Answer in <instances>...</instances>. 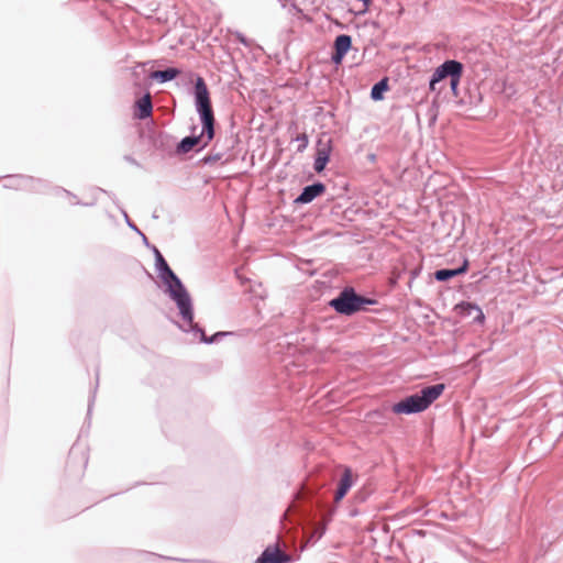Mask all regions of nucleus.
<instances>
[{
    "label": "nucleus",
    "mask_w": 563,
    "mask_h": 563,
    "mask_svg": "<svg viewBox=\"0 0 563 563\" xmlns=\"http://www.w3.org/2000/svg\"><path fill=\"white\" fill-rule=\"evenodd\" d=\"M175 139L165 132H158L152 136V145L155 150L166 152L168 151Z\"/></svg>",
    "instance_id": "nucleus-19"
},
{
    "label": "nucleus",
    "mask_w": 563,
    "mask_h": 563,
    "mask_svg": "<svg viewBox=\"0 0 563 563\" xmlns=\"http://www.w3.org/2000/svg\"><path fill=\"white\" fill-rule=\"evenodd\" d=\"M150 250L154 254L155 271L162 268L161 264L164 265V266H165V264H168L167 261L165 260V257L163 256V254L161 253V251L155 245H152L150 247Z\"/></svg>",
    "instance_id": "nucleus-22"
},
{
    "label": "nucleus",
    "mask_w": 563,
    "mask_h": 563,
    "mask_svg": "<svg viewBox=\"0 0 563 563\" xmlns=\"http://www.w3.org/2000/svg\"><path fill=\"white\" fill-rule=\"evenodd\" d=\"M443 383L429 385L418 393L409 395L398 402H395L391 410L396 415H413L428 409L444 391Z\"/></svg>",
    "instance_id": "nucleus-3"
},
{
    "label": "nucleus",
    "mask_w": 563,
    "mask_h": 563,
    "mask_svg": "<svg viewBox=\"0 0 563 563\" xmlns=\"http://www.w3.org/2000/svg\"><path fill=\"white\" fill-rule=\"evenodd\" d=\"M218 145V143L214 144V147L216 148ZM224 153L223 152H214V150H212L208 155H206L201 162L205 164V165H211L213 164L214 162H218L220 159H222Z\"/></svg>",
    "instance_id": "nucleus-21"
},
{
    "label": "nucleus",
    "mask_w": 563,
    "mask_h": 563,
    "mask_svg": "<svg viewBox=\"0 0 563 563\" xmlns=\"http://www.w3.org/2000/svg\"><path fill=\"white\" fill-rule=\"evenodd\" d=\"M180 74L181 70L177 67H166L165 69L153 70L150 78L159 84H166L176 79Z\"/></svg>",
    "instance_id": "nucleus-18"
},
{
    "label": "nucleus",
    "mask_w": 563,
    "mask_h": 563,
    "mask_svg": "<svg viewBox=\"0 0 563 563\" xmlns=\"http://www.w3.org/2000/svg\"><path fill=\"white\" fill-rule=\"evenodd\" d=\"M332 481L333 476L328 471L311 473L294 494V511L310 520L307 529V542L310 544L323 537L334 514L328 500Z\"/></svg>",
    "instance_id": "nucleus-1"
},
{
    "label": "nucleus",
    "mask_w": 563,
    "mask_h": 563,
    "mask_svg": "<svg viewBox=\"0 0 563 563\" xmlns=\"http://www.w3.org/2000/svg\"><path fill=\"white\" fill-rule=\"evenodd\" d=\"M292 558L283 551L278 544L267 545L255 560V563H291Z\"/></svg>",
    "instance_id": "nucleus-8"
},
{
    "label": "nucleus",
    "mask_w": 563,
    "mask_h": 563,
    "mask_svg": "<svg viewBox=\"0 0 563 563\" xmlns=\"http://www.w3.org/2000/svg\"><path fill=\"white\" fill-rule=\"evenodd\" d=\"M153 103L151 93L146 92L143 97L139 98L134 103V118L139 120H146L152 115Z\"/></svg>",
    "instance_id": "nucleus-17"
},
{
    "label": "nucleus",
    "mask_w": 563,
    "mask_h": 563,
    "mask_svg": "<svg viewBox=\"0 0 563 563\" xmlns=\"http://www.w3.org/2000/svg\"><path fill=\"white\" fill-rule=\"evenodd\" d=\"M74 203H75V205H82V206H87V207H90V206H93V205H95V202H93V201H92V202H80V201H78V200H77V201H75Z\"/></svg>",
    "instance_id": "nucleus-39"
},
{
    "label": "nucleus",
    "mask_w": 563,
    "mask_h": 563,
    "mask_svg": "<svg viewBox=\"0 0 563 563\" xmlns=\"http://www.w3.org/2000/svg\"><path fill=\"white\" fill-rule=\"evenodd\" d=\"M150 250L154 254L155 271L162 268L161 264L164 265V266H165V264H168L167 261L165 260V257L163 256V254L161 253V251L155 245H152L150 247Z\"/></svg>",
    "instance_id": "nucleus-23"
},
{
    "label": "nucleus",
    "mask_w": 563,
    "mask_h": 563,
    "mask_svg": "<svg viewBox=\"0 0 563 563\" xmlns=\"http://www.w3.org/2000/svg\"><path fill=\"white\" fill-rule=\"evenodd\" d=\"M162 268L157 269V277L163 284L164 294L170 291V289H177L185 285L178 275L170 268L169 264L162 265Z\"/></svg>",
    "instance_id": "nucleus-12"
},
{
    "label": "nucleus",
    "mask_w": 563,
    "mask_h": 563,
    "mask_svg": "<svg viewBox=\"0 0 563 563\" xmlns=\"http://www.w3.org/2000/svg\"><path fill=\"white\" fill-rule=\"evenodd\" d=\"M369 495H371V490H368L367 488L363 487V488H361V489L355 492L354 500L357 504L365 503L368 499Z\"/></svg>",
    "instance_id": "nucleus-26"
},
{
    "label": "nucleus",
    "mask_w": 563,
    "mask_h": 563,
    "mask_svg": "<svg viewBox=\"0 0 563 563\" xmlns=\"http://www.w3.org/2000/svg\"><path fill=\"white\" fill-rule=\"evenodd\" d=\"M503 90H504V92L506 95H508V97H511V96H514L516 93V89H515L514 85H509L507 82H504V89Z\"/></svg>",
    "instance_id": "nucleus-32"
},
{
    "label": "nucleus",
    "mask_w": 563,
    "mask_h": 563,
    "mask_svg": "<svg viewBox=\"0 0 563 563\" xmlns=\"http://www.w3.org/2000/svg\"><path fill=\"white\" fill-rule=\"evenodd\" d=\"M235 37H236L238 42L240 44L244 45L245 47H250L251 46L250 40L244 34H242L241 32H236Z\"/></svg>",
    "instance_id": "nucleus-31"
},
{
    "label": "nucleus",
    "mask_w": 563,
    "mask_h": 563,
    "mask_svg": "<svg viewBox=\"0 0 563 563\" xmlns=\"http://www.w3.org/2000/svg\"><path fill=\"white\" fill-rule=\"evenodd\" d=\"M376 303V299L358 294L353 286L343 287L338 295L328 302L331 309L343 317H352L361 311H366L367 306Z\"/></svg>",
    "instance_id": "nucleus-4"
},
{
    "label": "nucleus",
    "mask_w": 563,
    "mask_h": 563,
    "mask_svg": "<svg viewBox=\"0 0 563 563\" xmlns=\"http://www.w3.org/2000/svg\"><path fill=\"white\" fill-rule=\"evenodd\" d=\"M389 89L388 79L385 77L375 82L371 89V99L374 101L383 100L384 93Z\"/></svg>",
    "instance_id": "nucleus-20"
},
{
    "label": "nucleus",
    "mask_w": 563,
    "mask_h": 563,
    "mask_svg": "<svg viewBox=\"0 0 563 563\" xmlns=\"http://www.w3.org/2000/svg\"><path fill=\"white\" fill-rule=\"evenodd\" d=\"M186 333H191L195 338H198L201 343L205 344H213L219 342L222 338L231 335L232 332L228 331H218L212 335H207L205 330L196 322L192 323V327H186Z\"/></svg>",
    "instance_id": "nucleus-13"
},
{
    "label": "nucleus",
    "mask_w": 563,
    "mask_h": 563,
    "mask_svg": "<svg viewBox=\"0 0 563 563\" xmlns=\"http://www.w3.org/2000/svg\"><path fill=\"white\" fill-rule=\"evenodd\" d=\"M405 272H406V269L398 271L397 268H394L391 276L389 278V286L391 288L397 286L399 279L401 278L402 273H405Z\"/></svg>",
    "instance_id": "nucleus-27"
},
{
    "label": "nucleus",
    "mask_w": 563,
    "mask_h": 563,
    "mask_svg": "<svg viewBox=\"0 0 563 563\" xmlns=\"http://www.w3.org/2000/svg\"><path fill=\"white\" fill-rule=\"evenodd\" d=\"M294 141L298 143V146H297V152L298 153H302L307 148V146L309 144V139H308V135L306 133L297 135L294 139Z\"/></svg>",
    "instance_id": "nucleus-25"
},
{
    "label": "nucleus",
    "mask_w": 563,
    "mask_h": 563,
    "mask_svg": "<svg viewBox=\"0 0 563 563\" xmlns=\"http://www.w3.org/2000/svg\"><path fill=\"white\" fill-rule=\"evenodd\" d=\"M327 190L325 185L322 181H314L302 188L301 192L295 198V205H308L312 202L317 197L324 194Z\"/></svg>",
    "instance_id": "nucleus-11"
},
{
    "label": "nucleus",
    "mask_w": 563,
    "mask_h": 563,
    "mask_svg": "<svg viewBox=\"0 0 563 563\" xmlns=\"http://www.w3.org/2000/svg\"><path fill=\"white\" fill-rule=\"evenodd\" d=\"M470 268V262L464 258L461 265L455 268H439L433 273V278L437 282L445 283L457 276L464 275Z\"/></svg>",
    "instance_id": "nucleus-14"
},
{
    "label": "nucleus",
    "mask_w": 563,
    "mask_h": 563,
    "mask_svg": "<svg viewBox=\"0 0 563 563\" xmlns=\"http://www.w3.org/2000/svg\"><path fill=\"white\" fill-rule=\"evenodd\" d=\"M124 161L133 166L141 167V164L131 155H124Z\"/></svg>",
    "instance_id": "nucleus-33"
},
{
    "label": "nucleus",
    "mask_w": 563,
    "mask_h": 563,
    "mask_svg": "<svg viewBox=\"0 0 563 563\" xmlns=\"http://www.w3.org/2000/svg\"><path fill=\"white\" fill-rule=\"evenodd\" d=\"M331 143L332 142L330 139L325 143H323L321 140L319 141V147L317 150L313 162V169L318 174L322 173L325 169L330 161V155L332 151Z\"/></svg>",
    "instance_id": "nucleus-15"
},
{
    "label": "nucleus",
    "mask_w": 563,
    "mask_h": 563,
    "mask_svg": "<svg viewBox=\"0 0 563 563\" xmlns=\"http://www.w3.org/2000/svg\"><path fill=\"white\" fill-rule=\"evenodd\" d=\"M146 554H147V556L154 558V559H165V560H170V561L191 562V560H188V559H176V558H172V556H163V555H158V554L152 553V552H148Z\"/></svg>",
    "instance_id": "nucleus-29"
},
{
    "label": "nucleus",
    "mask_w": 563,
    "mask_h": 563,
    "mask_svg": "<svg viewBox=\"0 0 563 563\" xmlns=\"http://www.w3.org/2000/svg\"><path fill=\"white\" fill-rule=\"evenodd\" d=\"M354 485V475L350 467H345L334 490V501H341Z\"/></svg>",
    "instance_id": "nucleus-16"
},
{
    "label": "nucleus",
    "mask_w": 563,
    "mask_h": 563,
    "mask_svg": "<svg viewBox=\"0 0 563 563\" xmlns=\"http://www.w3.org/2000/svg\"><path fill=\"white\" fill-rule=\"evenodd\" d=\"M59 191H63L64 194H66L67 196L71 197V198H77L76 195H74L73 192H70L69 190L67 189H64V188H58Z\"/></svg>",
    "instance_id": "nucleus-38"
},
{
    "label": "nucleus",
    "mask_w": 563,
    "mask_h": 563,
    "mask_svg": "<svg viewBox=\"0 0 563 563\" xmlns=\"http://www.w3.org/2000/svg\"><path fill=\"white\" fill-rule=\"evenodd\" d=\"M352 48V36L349 34H339L335 36L333 42V48L331 53V62L334 65H341L345 55Z\"/></svg>",
    "instance_id": "nucleus-9"
},
{
    "label": "nucleus",
    "mask_w": 563,
    "mask_h": 563,
    "mask_svg": "<svg viewBox=\"0 0 563 563\" xmlns=\"http://www.w3.org/2000/svg\"><path fill=\"white\" fill-rule=\"evenodd\" d=\"M140 235H141V238H142V242H143V244H144L146 247H148V249H150L153 244H151V243L148 242L147 236H146L143 232H142V234H140Z\"/></svg>",
    "instance_id": "nucleus-36"
},
{
    "label": "nucleus",
    "mask_w": 563,
    "mask_h": 563,
    "mask_svg": "<svg viewBox=\"0 0 563 563\" xmlns=\"http://www.w3.org/2000/svg\"><path fill=\"white\" fill-rule=\"evenodd\" d=\"M350 517H356L360 515V510L357 508H351L349 512Z\"/></svg>",
    "instance_id": "nucleus-37"
},
{
    "label": "nucleus",
    "mask_w": 563,
    "mask_h": 563,
    "mask_svg": "<svg viewBox=\"0 0 563 563\" xmlns=\"http://www.w3.org/2000/svg\"><path fill=\"white\" fill-rule=\"evenodd\" d=\"M460 71H464V65L461 62L456 59L444 60L433 70L429 79V90L439 93L440 90L437 89V85L446 78L451 80L453 75L455 76Z\"/></svg>",
    "instance_id": "nucleus-7"
},
{
    "label": "nucleus",
    "mask_w": 563,
    "mask_h": 563,
    "mask_svg": "<svg viewBox=\"0 0 563 563\" xmlns=\"http://www.w3.org/2000/svg\"><path fill=\"white\" fill-rule=\"evenodd\" d=\"M191 93L195 109L201 123V132L196 134L197 125H192L190 128L191 134L183 137L176 145V153L178 155L187 154L195 147H198L197 151H201L216 136V118L210 91L205 79L199 75L196 76Z\"/></svg>",
    "instance_id": "nucleus-2"
},
{
    "label": "nucleus",
    "mask_w": 563,
    "mask_h": 563,
    "mask_svg": "<svg viewBox=\"0 0 563 563\" xmlns=\"http://www.w3.org/2000/svg\"><path fill=\"white\" fill-rule=\"evenodd\" d=\"M2 186L5 189L12 190H25L30 192L42 194L48 187L49 184L45 179L35 178L33 176L23 174H12L1 177Z\"/></svg>",
    "instance_id": "nucleus-6"
},
{
    "label": "nucleus",
    "mask_w": 563,
    "mask_h": 563,
    "mask_svg": "<svg viewBox=\"0 0 563 563\" xmlns=\"http://www.w3.org/2000/svg\"><path fill=\"white\" fill-rule=\"evenodd\" d=\"M97 190H99L102 194H106L107 196H109L113 200V202H117V197H115V195L113 192H110V191L104 190L102 188H98Z\"/></svg>",
    "instance_id": "nucleus-35"
},
{
    "label": "nucleus",
    "mask_w": 563,
    "mask_h": 563,
    "mask_svg": "<svg viewBox=\"0 0 563 563\" xmlns=\"http://www.w3.org/2000/svg\"><path fill=\"white\" fill-rule=\"evenodd\" d=\"M463 73L464 71H460L457 75H455V76L453 75V78L450 80V89L454 97H459V95H460L459 87H460V82H461Z\"/></svg>",
    "instance_id": "nucleus-24"
},
{
    "label": "nucleus",
    "mask_w": 563,
    "mask_h": 563,
    "mask_svg": "<svg viewBox=\"0 0 563 563\" xmlns=\"http://www.w3.org/2000/svg\"><path fill=\"white\" fill-rule=\"evenodd\" d=\"M454 311L461 318L473 316V322L482 324L485 321V314L481 307L472 301H461L454 306Z\"/></svg>",
    "instance_id": "nucleus-10"
},
{
    "label": "nucleus",
    "mask_w": 563,
    "mask_h": 563,
    "mask_svg": "<svg viewBox=\"0 0 563 563\" xmlns=\"http://www.w3.org/2000/svg\"><path fill=\"white\" fill-rule=\"evenodd\" d=\"M168 298L176 305L178 309V313L181 318L183 323L178 324L181 331H186V327H192L195 322V310L192 298L186 288L185 285L180 286L177 289H170V291L165 292Z\"/></svg>",
    "instance_id": "nucleus-5"
},
{
    "label": "nucleus",
    "mask_w": 563,
    "mask_h": 563,
    "mask_svg": "<svg viewBox=\"0 0 563 563\" xmlns=\"http://www.w3.org/2000/svg\"><path fill=\"white\" fill-rule=\"evenodd\" d=\"M95 389H97V387ZM95 398H96V390H93L92 395L89 398L88 412H87L88 416H90V413H91Z\"/></svg>",
    "instance_id": "nucleus-34"
},
{
    "label": "nucleus",
    "mask_w": 563,
    "mask_h": 563,
    "mask_svg": "<svg viewBox=\"0 0 563 563\" xmlns=\"http://www.w3.org/2000/svg\"><path fill=\"white\" fill-rule=\"evenodd\" d=\"M368 158H369L371 161H374V159H375V155H374V154H371V155L368 156Z\"/></svg>",
    "instance_id": "nucleus-40"
},
{
    "label": "nucleus",
    "mask_w": 563,
    "mask_h": 563,
    "mask_svg": "<svg viewBox=\"0 0 563 563\" xmlns=\"http://www.w3.org/2000/svg\"><path fill=\"white\" fill-rule=\"evenodd\" d=\"M124 219H125V222H126V225L133 230L134 232H136L137 234H142V231L136 227V224L129 218L126 211L122 208H120Z\"/></svg>",
    "instance_id": "nucleus-28"
},
{
    "label": "nucleus",
    "mask_w": 563,
    "mask_h": 563,
    "mask_svg": "<svg viewBox=\"0 0 563 563\" xmlns=\"http://www.w3.org/2000/svg\"><path fill=\"white\" fill-rule=\"evenodd\" d=\"M421 271H422V267L418 266V267H415L413 269H411L409 272V274H410V278H409V282H408V287L409 288H411L412 282L420 275Z\"/></svg>",
    "instance_id": "nucleus-30"
}]
</instances>
